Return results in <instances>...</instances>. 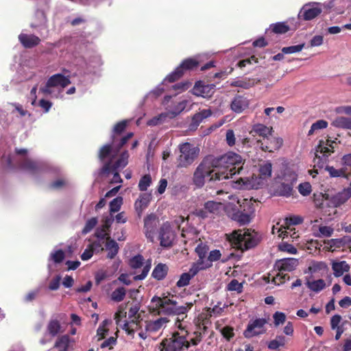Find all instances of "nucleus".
I'll use <instances>...</instances> for the list:
<instances>
[{
	"label": "nucleus",
	"instance_id": "nucleus-1",
	"mask_svg": "<svg viewBox=\"0 0 351 351\" xmlns=\"http://www.w3.org/2000/svg\"><path fill=\"white\" fill-rule=\"evenodd\" d=\"M208 156L210 157L213 167L216 170L213 176L219 182L231 178L241 169L242 158L236 153L228 152L220 157Z\"/></svg>",
	"mask_w": 351,
	"mask_h": 351
},
{
	"label": "nucleus",
	"instance_id": "nucleus-2",
	"mask_svg": "<svg viewBox=\"0 0 351 351\" xmlns=\"http://www.w3.org/2000/svg\"><path fill=\"white\" fill-rule=\"evenodd\" d=\"M128 121L126 120L117 123L113 128L111 135V143L104 145L101 147L99 152L100 160H104L106 158H112L119 152L121 148L133 136L132 132L128 133L119 141L117 136L121 134L126 128Z\"/></svg>",
	"mask_w": 351,
	"mask_h": 351
},
{
	"label": "nucleus",
	"instance_id": "nucleus-3",
	"mask_svg": "<svg viewBox=\"0 0 351 351\" xmlns=\"http://www.w3.org/2000/svg\"><path fill=\"white\" fill-rule=\"evenodd\" d=\"M71 84L69 75L62 73L52 75L45 84L39 89V93L51 99H65L64 88Z\"/></svg>",
	"mask_w": 351,
	"mask_h": 351
},
{
	"label": "nucleus",
	"instance_id": "nucleus-4",
	"mask_svg": "<svg viewBox=\"0 0 351 351\" xmlns=\"http://www.w3.org/2000/svg\"><path fill=\"white\" fill-rule=\"evenodd\" d=\"M228 239L235 247L241 250L250 249L258 242L256 232L249 229L235 230L228 235Z\"/></svg>",
	"mask_w": 351,
	"mask_h": 351
},
{
	"label": "nucleus",
	"instance_id": "nucleus-5",
	"mask_svg": "<svg viewBox=\"0 0 351 351\" xmlns=\"http://www.w3.org/2000/svg\"><path fill=\"white\" fill-rule=\"evenodd\" d=\"M214 172H216V170L215 168L213 167L210 157L206 156L202 160L194 171L193 178V184L199 188L203 186L206 177H209L211 181H219L214 178Z\"/></svg>",
	"mask_w": 351,
	"mask_h": 351
},
{
	"label": "nucleus",
	"instance_id": "nucleus-6",
	"mask_svg": "<svg viewBox=\"0 0 351 351\" xmlns=\"http://www.w3.org/2000/svg\"><path fill=\"white\" fill-rule=\"evenodd\" d=\"M180 154L177 158V167L186 168L191 165L198 157L199 149L190 143L179 145Z\"/></svg>",
	"mask_w": 351,
	"mask_h": 351
},
{
	"label": "nucleus",
	"instance_id": "nucleus-7",
	"mask_svg": "<svg viewBox=\"0 0 351 351\" xmlns=\"http://www.w3.org/2000/svg\"><path fill=\"white\" fill-rule=\"evenodd\" d=\"M298 265V261L294 258H282L278 261L276 267L278 269V274L274 277V282L276 285H280L284 283L287 280L289 279V276L286 271H293Z\"/></svg>",
	"mask_w": 351,
	"mask_h": 351
},
{
	"label": "nucleus",
	"instance_id": "nucleus-8",
	"mask_svg": "<svg viewBox=\"0 0 351 351\" xmlns=\"http://www.w3.org/2000/svg\"><path fill=\"white\" fill-rule=\"evenodd\" d=\"M184 347H189V342L186 340L185 335L174 332L171 338L162 341L159 349L160 351H181Z\"/></svg>",
	"mask_w": 351,
	"mask_h": 351
},
{
	"label": "nucleus",
	"instance_id": "nucleus-9",
	"mask_svg": "<svg viewBox=\"0 0 351 351\" xmlns=\"http://www.w3.org/2000/svg\"><path fill=\"white\" fill-rule=\"evenodd\" d=\"M117 154L118 153L112 158H106L104 160H101V162H104L103 167L101 169V174H109L110 172L119 171L123 169L128 165L129 154L127 151L123 152L120 158L112 164V160Z\"/></svg>",
	"mask_w": 351,
	"mask_h": 351
},
{
	"label": "nucleus",
	"instance_id": "nucleus-10",
	"mask_svg": "<svg viewBox=\"0 0 351 351\" xmlns=\"http://www.w3.org/2000/svg\"><path fill=\"white\" fill-rule=\"evenodd\" d=\"M322 12V5L317 2L304 4L300 9L298 19L303 21H311L318 16Z\"/></svg>",
	"mask_w": 351,
	"mask_h": 351
},
{
	"label": "nucleus",
	"instance_id": "nucleus-11",
	"mask_svg": "<svg viewBox=\"0 0 351 351\" xmlns=\"http://www.w3.org/2000/svg\"><path fill=\"white\" fill-rule=\"evenodd\" d=\"M198 61L194 58H187L183 60L176 69L169 74L165 81L173 82L181 77L185 71L191 70L198 66Z\"/></svg>",
	"mask_w": 351,
	"mask_h": 351
},
{
	"label": "nucleus",
	"instance_id": "nucleus-12",
	"mask_svg": "<svg viewBox=\"0 0 351 351\" xmlns=\"http://www.w3.org/2000/svg\"><path fill=\"white\" fill-rule=\"evenodd\" d=\"M267 323L265 318H256L251 319L243 332V335L246 338H252L254 336L261 335L265 332V325Z\"/></svg>",
	"mask_w": 351,
	"mask_h": 351
},
{
	"label": "nucleus",
	"instance_id": "nucleus-13",
	"mask_svg": "<svg viewBox=\"0 0 351 351\" xmlns=\"http://www.w3.org/2000/svg\"><path fill=\"white\" fill-rule=\"evenodd\" d=\"M336 143L335 141L328 139L326 142L320 141L316 148L315 156L318 159V163L322 162V166L327 162L328 157L330 153L333 152V144Z\"/></svg>",
	"mask_w": 351,
	"mask_h": 351
},
{
	"label": "nucleus",
	"instance_id": "nucleus-14",
	"mask_svg": "<svg viewBox=\"0 0 351 351\" xmlns=\"http://www.w3.org/2000/svg\"><path fill=\"white\" fill-rule=\"evenodd\" d=\"M302 221L303 219L300 216H290L289 217H287L285 219V226L283 228L285 230H282L281 228L274 226L272 228V232L273 234L278 233L279 237L285 238V237H288V234H290L293 230V229L291 228V226L300 224L302 223Z\"/></svg>",
	"mask_w": 351,
	"mask_h": 351
},
{
	"label": "nucleus",
	"instance_id": "nucleus-15",
	"mask_svg": "<svg viewBox=\"0 0 351 351\" xmlns=\"http://www.w3.org/2000/svg\"><path fill=\"white\" fill-rule=\"evenodd\" d=\"M171 96L166 95L163 100V105L166 106V109L167 110V112H166L168 115V117L170 119L174 118L180 114L186 107L187 101L182 100L178 103L173 104V105H169L168 103L171 100Z\"/></svg>",
	"mask_w": 351,
	"mask_h": 351
},
{
	"label": "nucleus",
	"instance_id": "nucleus-16",
	"mask_svg": "<svg viewBox=\"0 0 351 351\" xmlns=\"http://www.w3.org/2000/svg\"><path fill=\"white\" fill-rule=\"evenodd\" d=\"M176 234L168 223H164L160 230V245L163 247H169L175 239Z\"/></svg>",
	"mask_w": 351,
	"mask_h": 351
},
{
	"label": "nucleus",
	"instance_id": "nucleus-17",
	"mask_svg": "<svg viewBox=\"0 0 351 351\" xmlns=\"http://www.w3.org/2000/svg\"><path fill=\"white\" fill-rule=\"evenodd\" d=\"M215 85L214 84H205L202 82L195 83L193 88V94L204 98L210 97L215 93Z\"/></svg>",
	"mask_w": 351,
	"mask_h": 351
},
{
	"label": "nucleus",
	"instance_id": "nucleus-18",
	"mask_svg": "<svg viewBox=\"0 0 351 351\" xmlns=\"http://www.w3.org/2000/svg\"><path fill=\"white\" fill-rule=\"evenodd\" d=\"M152 302H156V306L160 308V311L166 315H174L176 301L159 297H154Z\"/></svg>",
	"mask_w": 351,
	"mask_h": 351
},
{
	"label": "nucleus",
	"instance_id": "nucleus-19",
	"mask_svg": "<svg viewBox=\"0 0 351 351\" xmlns=\"http://www.w3.org/2000/svg\"><path fill=\"white\" fill-rule=\"evenodd\" d=\"M249 105L250 101L247 97L237 95L232 98L230 104V108L232 112L241 114L248 108Z\"/></svg>",
	"mask_w": 351,
	"mask_h": 351
},
{
	"label": "nucleus",
	"instance_id": "nucleus-20",
	"mask_svg": "<svg viewBox=\"0 0 351 351\" xmlns=\"http://www.w3.org/2000/svg\"><path fill=\"white\" fill-rule=\"evenodd\" d=\"M19 167L25 171L34 174L39 172L42 169L43 165L41 162L32 160L25 157L19 161Z\"/></svg>",
	"mask_w": 351,
	"mask_h": 351
},
{
	"label": "nucleus",
	"instance_id": "nucleus-21",
	"mask_svg": "<svg viewBox=\"0 0 351 351\" xmlns=\"http://www.w3.org/2000/svg\"><path fill=\"white\" fill-rule=\"evenodd\" d=\"M256 177L241 178L234 183L233 186L239 189L250 190L252 189H258L260 185L259 182H256Z\"/></svg>",
	"mask_w": 351,
	"mask_h": 351
},
{
	"label": "nucleus",
	"instance_id": "nucleus-22",
	"mask_svg": "<svg viewBox=\"0 0 351 351\" xmlns=\"http://www.w3.org/2000/svg\"><path fill=\"white\" fill-rule=\"evenodd\" d=\"M257 143L263 151L271 152L274 150L278 149L282 146V139L271 136L269 140H266L265 142L257 141Z\"/></svg>",
	"mask_w": 351,
	"mask_h": 351
},
{
	"label": "nucleus",
	"instance_id": "nucleus-23",
	"mask_svg": "<svg viewBox=\"0 0 351 351\" xmlns=\"http://www.w3.org/2000/svg\"><path fill=\"white\" fill-rule=\"evenodd\" d=\"M19 40L25 48H33L40 42V39L38 36L24 33L19 35Z\"/></svg>",
	"mask_w": 351,
	"mask_h": 351
},
{
	"label": "nucleus",
	"instance_id": "nucleus-24",
	"mask_svg": "<svg viewBox=\"0 0 351 351\" xmlns=\"http://www.w3.org/2000/svg\"><path fill=\"white\" fill-rule=\"evenodd\" d=\"M211 114L212 112L210 109H203L199 112L195 113L191 119L189 128L191 130H195L204 119L210 117Z\"/></svg>",
	"mask_w": 351,
	"mask_h": 351
},
{
	"label": "nucleus",
	"instance_id": "nucleus-25",
	"mask_svg": "<svg viewBox=\"0 0 351 351\" xmlns=\"http://www.w3.org/2000/svg\"><path fill=\"white\" fill-rule=\"evenodd\" d=\"M169 319L167 317H160L154 321L145 322V330L149 333L156 332L163 327H165Z\"/></svg>",
	"mask_w": 351,
	"mask_h": 351
},
{
	"label": "nucleus",
	"instance_id": "nucleus-26",
	"mask_svg": "<svg viewBox=\"0 0 351 351\" xmlns=\"http://www.w3.org/2000/svg\"><path fill=\"white\" fill-rule=\"evenodd\" d=\"M273 128L267 127L261 123H257L252 126L251 133H254L263 137L262 141L265 142L266 140L269 139V136L272 135Z\"/></svg>",
	"mask_w": 351,
	"mask_h": 351
},
{
	"label": "nucleus",
	"instance_id": "nucleus-27",
	"mask_svg": "<svg viewBox=\"0 0 351 351\" xmlns=\"http://www.w3.org/2000/svg\"><path fill=\"white\" fill-rule=\"evenodd\" d=\"M351 197V187L343 189L332 197V202L337 207L347 202Z\"/></svg>",
	"mask_w": 351,
	"mask_h": 351
},
{
	"label": "nucleus",
	"instance_id": "nucleus-28",
	"mask_svg": "<svg viewBox=\"0 0 351 351\" xmlns=\"http://www.w3.org/2000/svg\"><path fill=\"white\" fill-rule=\"evenodd\" d=\"M332 269L333 271V275L338 278L345 272H348L350 270V265L345 261H332L331 264Z\"/></svg>",
	"mask_w": 351,
	"mask_h": 351
},
{
	"label": "nucleus",
	"instance_id": "nucleus-29",
	"mask_svg": "<svg viewBox=\"0 0 351 351\" xmlns=\"http://www.w3.org/2000/svg\"><path fill=\"white\" fill-rule=\"evenodd\" d=\"M151 199L152 195L149 193H143L140 195L134 204L135 209L138 215L147 207Z\"/></svg>",
	"mask_w": 351,
	"mask_h": 351
},
{
	"label": "nucleus",
	"instance_id": "nucleus-30",
	"mask_svg": "<svg viewBox=\"0 0 351 351\" xmlns=\"http://www.w3.org/2000/svg\"><path fill=\"white\" fill-rule=\"evenodd\" d=\"M252 214V213H245L240 210H237L232 215V219L238 222L241 226H244L251 221Z\"/></svg>",
	"mask_w": 351,
	"mask_h": 351
},
{
	"label": "nucleus",
	"instance_id": "nucleus-31",
	"mask_svg": "<svg viewBox=\"0 0 351 351\" xmlns=\"http://www.w3.org/2000/svg\"><path fill=\"white\" fill-rule=\"evenodd\" d=\"M306 285L311 291L319 293L326 287V282L323 279L310 280L306 278Z\"/></svg>",
	"mask_w": 351,
	"mask_h": 351
},
{
	"label": "nucleus",
	"instance_id": "nucleus-32",
	"mask_svg": "<svg viewBox=\"0 0 351 351\" xmlns=\"http://www.w3.org/2000/svg\"><path fill=\"white\" fill-rule=\"evenodd\" d=\"M168 271V267L165 264L159 263L154 269L152 276L154 278L161 280L164 279Z\"/></svg>",
	"mask_w": 351,
	"mask_h": 351
},
{
	"label": "nucleus",
	"instance_id": "nucleus-33",
	"mask_svg": "<svg viewBox=\"0 0 351 351\" xmlns=\"http://www.w3.org/2000/svg\"><path fill=\"white\" fill-rule=\"evenodd\" d=\"M258 171L261 178L267 179L270 178L272 171L271 162L269 160L264 161L260 164Z\"/></svg>",
	"mask_w": 351,
	"mask_h": 351
},
{
	"label": "nucleus",
	"instance_id": "nucleus-34",
	"mask_svg": "<svg viewBox=\"0 0 351 351\" xmlns=\"http://www.w3.org/2000/svg\"><path fill=\"white\" fill-rule=\"evenodd\" d=\"M332 125L335 128L351 130V118L338 117L333 120Z\"/></svg>",
	"mask_w": 351,
	"mask_h": 351
},
{
	"label": "nucleus",
	"instance_id": "nucleus-35",
	"mask_svg": "<svg viewBox=\"0 0 351 351\" xmlns=\"http://www.w3.org/2000/svg\"><path fill=\"white\" fill-rule=\"evenodd\" d=\"M106 247L108 251L107 257L110 259H112L119 252L118 243L112 239H110L106 244Z\"/></svg>",
	"mask_w": 351,
	"mask_h": 351
},
{
	"label": "nucleus",
	"instance_id": "nucleus-36",
	"mask_svg": "<svg viewBox=\"0 0 351 351\" xmlns=\"http://www.w3.org/2000/svg\"><path fill=\"white\" fill-rule=\"evenodd\" d=\"M293 186L291 184H289L282 182L277 188L276 192L278 195L284 197H289L291 195L293 191Z\"/></svg>",
	"mask_w": 351,
	"mask_h": 351
},
{
	"label": "nucleus",
	"instance_id": "nucleus-37",
	"mask_svg": "<svg viewBox=\"0 0 351 351\" xmlns=\"http://www.w3.org/2000/svg\"><path fill=\"white\" fill-rule=\"evenodd\" d=\"M210 267V263H202L200 261H197L196 263H193L190 268L189 271L187 272L193 278L200 271L205 269L208 267Z\"/></svg>",
	"mask_w": 351,
	"mask_h": 351
},
{
	"label": "nucleus",
	"instance_id": "nucleus-38",
	"mask_svg": "<svg viewBox=\"0 0 351 351\" xmlns=\"http://www.w3.org/2000/svg\"><path fill=\"white\" fill-rule=\"evenodd\" d=\"M88 69H97L102 65V61L101 57L97 53H94L90 56L86 62Z\"/></svg>",
	"mask_w": 351,
	"mask_h": 351
},
{
	"label": "nucleus",
	"instance_id": "nucleus-39",
	"mask_svg": "<svg viewBox=\"0 0 351 351\" xmlns=\"http://www.w3.org/2000/svg\"><path fill=\"white\" fill-rule=\"evenodd\" d=\"M65 258V254L62 250L54 249L49 255V261H52L55 264L61 263Z\"/></svg>",
	"mask_w": 351,
	"mask_h": 351
},
{
	"label": "nucleus",
	"instance_id": "nucleus-40",
	"mask_svg": "<svg viewBox=\"0 0 351 351\" xmlns=\"http://www.w3.org/2000/svg\"><path fill=\"white\" fill-rule=\"evenodd\" d=\"M270 29L275 34H285L290 30V27L285 22H278L270 25Z\"/></svg>",
	"mask_w": 351,
	"mask_h": 351
},
{
	"label": "nucleus",
	"instance_id": "nucleus-41",
	"mask_svg": "<svg viewBox=\"0 0 351 351\" xmlns=\"http://www.w3.org/2000/svg\"><path fill=\"white\" fill-rule=\"evenodd\" d=\"M286 343V339L283 335H277L276 338L268 343V348L272 350L283 347Z\"/></svg>",
	"mask_w": 351,
	"mask_h": 351
},
{
	"label": "nucleus",
	"instance_id": "nucleus-42",
	"mask_svg": "<svg viewBox=\"0 0 351 351\" xmlns=\"http://www.w3.org/2000/svg\"><path fill=\"white\" fill-rule=\"evenodd\" d=\"M328 127V122L325 120L321 119L313 123L311 125L310 130L308 132V136H311L318 131L325 129Z\"/></svg>",
	"mask_w": 351,
	"mask_h": 351
},
{
	"label": "nucleus",
	"instance_id": "nucleus-43",
	"mask_svg": "<svg viewBox=\"0 0 351 351\" xmlns=\"http://www.w3.org/2000/svg\"><path fill=\"white\" fill-rule=\"evenodd\" d=\"M222 208V204L215 201H208L204 204V209L208 213L217 214Z\"/></svg>",
	"mask_w": 351,
	"mask_h": 351
},
{
	"label": "nucleus",
	"instance_id": "nucleus-44",
	"mask_svg": "<svg viewBox=\"0 0 351 351\" xmlns=\"http://www.w3.org/2000/svg\"><path fill=\"white\" fill-rule=\"evenodd\" d=\"M141 327L140 322L138 320L132 319L130 322H125L122 328L128 335H132L136 330Z\"/></svg>",
	"mask_w": 351,
	"mask_h": 351
},
{
	"label": "nucleus",
	"instance_id": "nucleus-45",
	"mask_svg": "<svg viewBox=\"0 0 351 351\" xmlns=\"http://www.w3.org/2000/svg\"><path fill=\"white\" fill-rule=\"evenodd\" d=\"M61 326L57 319L51 320L47 326V331L51 337L56 336L60 332Z\"/></svg>",
	"mask_w": 351,
	"mask_h": 351
},
{
	"label": "nucleus",
	"instance_id": "nucleus-46",
	"mask_svg": "<svg viewBox=\"0 0 351 351\" xmlns=\"http://www.w3.org/2000/svg\"><path fill=\"white\" fill-rule=\"evenodd\" d=\"M297 178L298 175L296 173L289 169H286L282 176V180H284L283 182L291 184L292 185L296 182Z\"/></svg>",
	"mask_w": 351,
	"mask_h": 351
},
{
	"label": "nucleus",
	"instance_id": "nucleus-47",
	"mask_svg": "<svg viewBox=\"0 0 351 351\" xmlns=\"http://www.w3.org/2000/svg\"><path fill=\"white\" fill-rule=\"evenodd\" d=\"M126 294V290L124 287H118L111 293V299L114 302H119L123 300Z\"/></svg>",
	"mask_w": 351,
	"mask_h": 351
},
{
	"label": "nucleus",
	"instance_id": "nucleus-48",
	"mask_svg": "<svg viewBox=\"0 0 351 351\" xmlns=\"http://www.w3.org/2000/svg\"><path fill=\"white\" fill-rule=\"evenodd\" d=\"M69 345V338L67 335L62 336L56 341L54 347L59 351H67Z\"/></svg>",
	"mask_w": 351,
	"mask_h": 351
},
{
	"label": "nucleus",
	"instance_id": "nucleus-49",
	"mask_svg": "<svg viewBox=\"0 0 351 351\" xmlns=\"http://www.w3.org/2000/svg\"><path fill=\"white\" fill-rule=\"evenodd\" d=\"M156 228V220L154 215L147 216L144 220L145 230H155Z\"/></svg>",
	"mask_w": 351,
	"mask_h": 351
},
{
	"label": "nucleus",
	"instance_id": "nucleus-50",
	"mask_svg": "<svg viewBox=\"0 0 351 351\" xmlns=\"http://www.w3.org/2000/svg\"><path fill=\"white\" fill-rule=\"evenodd\" d=\"M254 85V80H238L232 81L230 86L233 87H240L245 89L249 88Z\"/></svg>",
	"mask_w": 351,
	"mask_h": 351
},
{
	"label": "nucleus",
	"instance_id": "nucleus-51",
	"mask_svg": "<svg viewBox=\"0 0 351 351\" xmlns=\"http://www.w3.org/2000/svg\"><path fill=\"white\" fill-rule=\"evenodd\" d=\"M326 169L330 176L333 178L346 177L348 178L350 175L347 174L343 169H337L333 167L326 166Z\"/></svg>",
	"mask_w": 351,
	"mask_h": 351
},
{
	"label": "nucleus",
	"instance_id": "nucleus-52",
	"mask_svg": "<svg viewBox=\"0 0 351 351\" xmlns=\"http://www.w3.org/2000/svg\"><path fill=\"white\" fill-rule=\"evenodd\" d=\"M152 183V178L149 174H146L143 176L138 182V189L141 191H147V188L150 186Z\"/></svg>",
	"mask_w": 351,
	"mask_h": 351
},
{
	"label": "nucleus",
	"instance_id": "nucleus-53",
	"mask_svg": "<svg viewBox=\"0 0 351 351\" xmlns=\"http://www.w3.org/2000/svg\"><path fill=\"white\" fill-rule=\"evenodd\" d=\"M334 232V229L330 226H322L319 227V233L315 234L317 237H330Z\"/></svg>",
	"mask_w": 351,
	"mask_h": 351
},
{
	"label": "nucleus",
	"instance_id": "nucleus-54",
	"mask_svg": "<svg viewBox=\"0 0 351 351\" xmlns=\"http://www.w3.org/2000/svg\"><path fill=\"white\" fill-rule=\"evenodd\" d=\"M227 289L228 291H234L240 293L243 291V284L240 283L237 280L233 279L228 284Z\"/></svg>",
	"mask_w": 351,
	"mask_h": 351
},
{
	"label": "nucleus",
	"instance_id": "nucleus-55",
	"mask_svg": "<svg viewBox=\"0 0 351 351\" xmlns=\"http://www.w3.org/2000/svg\"><path fill=\"white\" fill-rule=\"evenodd\" d=\"M191 279V276L187 272L183 273L176 282V286L179 288L186 287L189 285Z\"/></svg>",
	"mask_w": 351,
	"mask_h": 351
},
{
	"label": "nucleus",
	"instance_id": "nucleus-56",
	"mask_svg": "<svg viewBox=\"0 0 351 351\" xmlns=\"http://www.w3.org/2000/svg\"><path fill=\"white\" fill-rule=\"evenodd\" d=\"M167 117H168V115L166 112L161 113L158 116L154 117L149 119L147 124L149 126H155L159 125L162 123Z\"/></svg>",
	"mask_w": 351,
	"mask_h": 351
},
{
	"label": "nucleus",
	"instance_id": "nucleus-57",
	"mask_svg": "<svg viewBox=\"0 0 351 351\" xmlns=\"http://www.w3.org/2000/svg\"><path fill=\"white\" fill-rule=\"evenodd\" d=\"M123 203V198L121 197H117L113 199L110 203V211L111 213L118 212Z\"/></svg>",
	"mask_w": 351,
	"mask_h": 351
},
{
	"label": "nucleus",
	"instance_id": "nucleus-58",
	"mask_svg": "<svg viewBox=\"0 0 351 351\" xmlns=\"http://www.w3.org/2000/svg\"><path fill=\"white\" fill-rule=\"evenodd\" d=\"M207 251H208V247L206 245L199 244L196 247L195 252H197V254L199 256L198 261H200L202 263H205L204 260L206 256Z\"/></svg>",
	"mask_w": 351,
	"mask_h": 351
},
{
	"label": "nucleus",
	"instance_id": "nucleus-59",
	"mask_svg": "<svg viewBox=\"0 0 351 351\" xmlns=\"http://www.w3.org/2000/svg\"><path fill=\"white\" fill-rule=\"evenodd\" d=\"M98 222L97 218L96 217H92L89 219L86 222V224L82 230V234H86L87 233L90 232L93 228L97 225Z\"/></svg>",
	"mask_w": 351,
	"mask_h": 351
},
{
	"label": "nucleus",
	"instance_id": "nucleus-60",
	"mask_svg": "<svg viewBox=\"0 0 351 351\" xmlns=\"http://www.w3.org/2000/svg\"><path fill=\"white\" fill-rule=\"evenodd\" d=\"M304 44L293 45L289 47H283L282 52L285 54H291L300 52L304 48Z\"/></svg>",
	"mask_w": 351,
	"mask_h": 351
},
{
	"label": "nucleus",
	"instance_id": "nucleus-61",
	"mask_svg": "<svg viewBox=\"0 0 351 351\" xmlns=\"http://www.w3.org/2000/svg\"><path fill=\"white\" fill-rule=\"evenodd\" d=\"M143 256L140 254L136 255L130 259V265L133 269L140 268L143 264Z\"/></svg>",
	"mask_w": 351,
	"mask_h": 351
},
{
	"label": "nucleus",
	"instance_id": "nucleus-62",
	"mask_svg": "<svg viewBox=\"0 0 351 351\" xmlns=\"http://www.w3.org/2000/svg\"><path fill=\"white\" fill-rule=\"evenodd\" d=\"M298 191L302 195L307 196L312 191L311 185L309 182L301 183L298 186Z\"/></svg>",
	"mask_w": 351,
	"mask_h": 351
},
{
	"label": "nucleus",
	"instance_id": "nucleus-63",
	"mask_svg": "<svg viewBox=\"0 0 351 351\" xmlns=\"http://www.w3.org/2000/svg\"><path fill=\"white\" fill-rule=\"evenodd\" d=\"M273 318H274V325L276 326H279L280 324H282L285 320H286V315L282 313V312H280V311H276L274 315H273Z\"/></svg>",
	"mask_w": 351,
	"mask_h": 351
},
{
	"label": "nucleus",
	"instance_id": "nucleus-64",
	"mask_svg": "<svg viewBox=\"0 0 351 351\" xmlns=\"http://www.w3.org/2000/svg\"><path fill=\"white\" fill-rule=\"evenodd\" d=\"M221 252L219 250H212L210 252L208 257V261L205 263H210V266H211L212 265L211 263L214 261H217L219 260V258H221Z\"/></svg>",
	"mask_w": 351,
	"mask_h": 351
}]
</instances>
